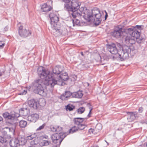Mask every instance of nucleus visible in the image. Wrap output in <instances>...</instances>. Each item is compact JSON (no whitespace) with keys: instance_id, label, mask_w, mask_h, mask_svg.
I'll return each mask as SVG.
<instances>
[{"instance_id":"54","label":"nucleus","mask_w":147,"mask_h":147,"mask_svg":"<svg viewBox=\"0 0 147 147\" xmlns=\"http://www.w3.org/2000/svg\"><path fill=\"white\" fill-rule=\"evenodd\" d=\"M3 121V118L1 117L0 116V121Z\"/></svg>"},{"instance_id":"53","label":"nucleus","mask_w":147,"mask_h":147,"mask_svg":"<svg viewBox=\"0 0 147 147\" xmlns=\"http://www.w3.org/2000/svg\"><path fill=\"white\" fill-rule=\"evenodd\" d=\"M4 74V72H1L0 71V77L2 75Z\"/></svg>"},{"instance_id":"4","label":"nucleus","mask_w":147,"mask_h":147,"mask_svg":"<svg viewBox=\"0 0 147 147\" xmlns=\"http://www.w3.org/2000/svg\"><path fill=\"white\" fill-rule=\"evenodd\" d=\"M37 73L38 76H39L41 79H38L34 81L32 83V87L33 89L34 92L35 93L42 96L40 94L36 92H35V88L34 86V83L35 81L38 80H42L43 83L46 80H51L53 76V74L50 73L49 70H46L44 67H38L37 69Z\"/></svg>"},{"instance_id":"22","label":"nucleus","mask_w":147,"mask_h":147,"mask_svg":"<svg viewBox=\"0 0 147 147\" xmlns=\"http://www.w3.org/2000/svg\"><path fill=\"white\" fill-rule=\"evenodd\" d=\"M17 138L11 139L9 141V144L11 147H17L19 146Z\"/></svg>"},{"instance_id":"5","label":"nucleus","mask_w":147,"mask_h":147,"mask_svg":"<svg viewBox=\"0 0 147 147\" xmlns=\"http://www.w3.org/2000/svg\"><path fill=\"white\" fill-rule=\"evenodd\" d=\"M122 51H120L118 53V57L120 61H123L129 58V55L134 56L135 53V49L133 47L125 45L122 47Z\"/></svg>"},{"instance_id":"47","label":"nucleus","mask_w":147,"mask_h":147,"mask_svg":"<svg viewBox=\"0 0 147 147\" xmlns=\"http://www.w3.org/2000/svg\"><path fill=\"white\" fill-rule=\"evenodd\" d=\"M143 110V108L142 107H140L139 108L138 111L140 113H142Z\"/></svg>"},{"instance_id":"57","label":"nucleus","mask_w":147,"mask_h":147,"mask_svg":"<svg viewBox=\"0 0 147 147\" xmlns=\"http://www.w3.org/2000/svg\"><path fill=\"white\" fill-rule=\"evenodd\" d=\"M26 0H23V1H25Z\"/></svg>"},{"instance_id":"9","label":"nucleus","mask_w":147,"mask_h":147,"mask_svg":"<svg viewBox=\"0 0 147 147\" xmlns=\"http://www.w3.org/2000/svg\"><path fill=\"white\" fill-rule=\"evenodd\" d=\"M65 136V134L61 132L59 134L56 133L52 135L51 139L53 142L56 144L54 146L55 147H59L61 142Z\"/></svg>"},{"instance_id":"39","label":"nucleus","mask_w":147,"mask_h":147,"mask_svg":"<svg viewBox=\"0 0 147 147\" xmlns=\"http://www.w3.org/2000/svg\"><path fill=\"white\" fill-rule=\"evenodd\" d=\"M56 126H51L50 129L51 131L53 132H56L57 131Z\"/></svg>"},{"instance_id":"29","label":"nucleus","mask_w":147,"mask_h":147,"mask_svg":"<svg viewBox=\"0 0 147 147\" xmlns=\"http://www.w3.org/2000/svg\"><path fill=\"white\" fill-rule=\"evenodd\" d=\"M3 134L5 138V140H7V143H8L9 140L11 138V136L10 135H8L7 134V132L5 131L3 132Z\"/></svg>"},{"instance_id":"44","label":"nucleus","mask_w":147,"mask_h":147,"mask_svg":"<svg viewBox=\"0 0 147 147\" xmlns=\"http://www.w3.org/2000/svg\"><path fill=\"white\" fill-rule=\"evenodd\" d=\"M43 145L45 146L48 145L49 144V142L48 140H44L43 141Z\"/></svg>"},{"instance_id":"60","label":"nucleus","mask_w":147,"mask_h":147,"mask_svg":"<svg viewBox=\"0 0 147 147\" xmlns=\"http://www.w3.org/2000/svg\"><path fill=\"white\" fill-rule=\"evenodd\" d=\"M101 128H102V126L101 127Z\"/></svg>"},{"instance_id":"8","label":"nucleus","mask_w":147,"mask_h":147,"mask_svg":"<svg viewBox=\"0 0 147 147\" xmlns=\"http://www.w3.org/2000/svg\"><path fill=\"white\" fill-rule=\"evenodd\" d=\"M51 27L52 28L53 32L55 33L54 35H56V36L65 34L67 32V29L59 23L53 25Z\"/></svg>"},{"instance_id":"59","label":"nucleus","mask_w":147,"mask_h":147,"mask_svg":"<svg viewBox=\"0 0 147 147\" xmlns=\"http://www.w3.org/2000/svg\"><path fill=\"white\" fill-rule=\"evenodd\" d=\"M51 3H52V1H51Z\"/></svg>"},{"instance_id":"7","label":"nucleus","mask_w":147,"mask_h":147,"mask_svg":"<svg viewBox=\"0 0 147 147\" xmlns=\"http://www.w3.org/2000/svg\"><path fill=\"white\" fill-rule=\"evenodd\" d=\"M92 18L94 20V23L96 26H98L100 23L102 19V14L99 9L97 7L93 8L91 11Z\"/></svg>"},{"instance_id":"46","label":"nucleus","mask_w":147,"mask_h":147,"mask_svg":"<svg viewBox=\"0 0 147 147\" xmlns=\"http://www.w3.org/2000/svg\"><path fill=\"white\" fill-rule=\"evenodd\" d=\"M83 67L85 69H86L89 67L88 64H84L82 65Z\"/></svg>"},{"instance_id":"31","label":"nucleus","mask_w":147,"mask_h":147,"mask_svg":"<svg viewBox=\"0 0 147 147\" xmlns=\"http://www.w3.org/2000/svg\"><path fill=\"white\" fill-rule=\"evenodd\" d=\"M78 130L77 127L74 126L70 129L69 133H73Z\"/></svg>"},{"instance_id":"55","label":"nucleus","mask_w":147,"mask_h":147,"mask_svg":"<svg viewBox=\"0 0 147 147\" xmlns=\"http://www.w3.org/2000/svg\"><path fill=\"white\" fill-rule=\"evenodd\" d=\"M80 53L82 56H84V55L83 53L82 52H80Z\"/></svg>"},{"instance_id":"32","label":"nucleus","mask_w":147,"mask_h":147,"mask_svg":"<svg viewBox=\"0 0 147 147\" xmlns=\"http://www.w3.org/2000/svg\"><path fill=\"white\" fill-rule=\"evenodd\" d=\"M85 110V108L83 107H80L77 110V113L79 114L82 113Z\"/></svg>"},{"instance_id":"11","label":"nucleus","mask_w":147,"mask_h":147,"mask_svg":"<svg viewBox=\"0 0 147 147\" xmlns=\"http://www.w3.org/2000/svg\"><path fill=\"white\" fill-rule=\"evenodd\" d=\"M18 31L20 36L21 37L24 38L30 36L32 33L30 30L28 29H26L22 26H21L19 27Z\"/></svg>"},{"instance_id":"37","label":"nucleus","mask_w":147,"mask_h":147,"mask_svg":"<svg viewBox=\"0 0 147 147\" xmlns=\"http://www.w3.org/2000/svg\"><path fill=\"white\" fill-rule=\"evenodd\" d=\"M55 16H57L53 12L49 14V17L50 19L53 18Z\"/></svg>"},{"instance_id":"3","label":"nucleus","mask_w":147,"mask_h":147,"mask_svg":"<svg viewBox=\"0 0 147 147\" xmlns=\"http://www.w3.org/2000/svg\"><path fill=\"white\" fill-rule=\"evenodd\" d=\"M80 2L72 0L69 4H66L65 5V9L71 14L73 18L77 17V15L80 16V11L83 10L84 7L80 8L81 5Z\"/></svg>"},{"instance_id":"16","label":"nucleus","mask_w":147,"mask_h":147,"mask_svg":"<svg viewBox=\"0 0 147 147\" xmlns=\"http://www.w3.org/2000/svg\"><path fill=\"white\" fill-rule=\"evenodd\" d=\"M64 70V68L63 67L57 65L53 68V72L54 74L58 75L61 74Z\"/></svg>"},{"instance_id":"18","label":"nucleus","mask_w":147,"mask_h":147,"mask_svg":"<svg viewBox=\"0 0 147 147\" xmlns=\"http://www.w3.org/2000/svg\"><path fill=\"white\" fill-rule=\"evenodd\" d=\"M39 118V115L36 113H34L29 115L27 117V119L29 121L35 123Z\"/></svg>"},{"instance_id":"10","label":"nucleus","mask_w":147,"mask_h":147,"mask_svg":"<svg viewBox=\"0 0 147 147\" xmlns=\"http://www.w3.org/2000/svg\"><path fill=\"white\" fill-rule=\"evenodd\" d=\"M85 8L86 9H84V8L83 10L80 11V12H79L80 14V16L77 15V17H79L82 16L88 22H90L91 21H92V20H93V19L92 18L91 11L87 9L86 8Z\"/></svg>"},{"instance_id":"12","label":"nucleus","mask_w":147,"mask_h":147,"mask_svg":"<svg viewBox=\"0 0 147 147\" xmlns=\"http://www.w3.org/2000/svg\"><path fill=\"white\" fill-rule=\"evenodd\" d=\"M123 33V27L121 26H118L111 34L112 36L118 38L121 37Z\"/></svg>"},{"instance_id":"58","label":"nucleus","mask_w":147,"mask_h":147,"mask_svg":"<svg viewBox=\"0 0 147 147\" xmlns=\"http://www.w3.org/2000/svg\"><path fill=\"white\" fill-rule=\"evenodd\" d=\"M119 45V46H120V47H121V45Z\"/></svg>"},{"instance_id":"43","label":"nucleus","mask_w":147,"mask_h":147,"mask_svg":"<svg viewBox=\"0 0 147 147\" xmlns=\"http://www.w3.org/2000/svg\"><path fill=\"white\" fill-rule=\"evenodd\" d=\"M62 1L65 3L64 4V8L65 9V5L66 4H69L71 2V0H61Z\"/></svg>"},{"instance_id":"13","label":"nucleus","mask_w":147,"mask_h":147,"mask_svg":"<svg viewBox=\"0 0 147 147\" xmlns=\"http://www.w3.org/2000/svg\"><path fill=\"white\" fill-rule=\"evenodd\" d=\"M107 47L108 50L113 54L115 55L118 53V55L119 52H120V51H118L116 44L114 43L107 45Z\"/></svg>"},{"instance_id":"45","label":"nucleus","mask_w":147,"mask_h":147,"mask_svg":"<svg viewBox=\"0 0 147 147\" xmlns=\"http://www.w3.org/2000/svg\"><path fill=\"white\" fill-rule=\"evenodd\" d=\"M36 144L34 142V141H32L31 142V146H29L28 147H37L35 144Z\"/></svg>"},{"instance_id":"38","label":"nucleus","mask_w":147,"mask_h":147,"mask_svg":"<svg viewBox=\"0 0 147 147\" xmlns=\"http://www.w3.org/2000/svg\"><path fill=\"white\" fill-rule=\"evenodd\" d=\"M36 136V135L35 134L33 135H31L30 136H28V140H31L33 139L34 138H35Z\"/></svg>"},{"instance_id":"14","label":"nucleus","mask_w":147,"mask_h":147,"mask_svg":"<svg viewBox=\"0 0 147 147\" xmlns=\"http://www.w3.org/2000/svg\"><path fill=\"white\" fill-rule=\"evenodd\" d=\"M127 118L129 122L132 121L135 119L136 117H138V115L137 112H127Z\"/></svg>"},{"instance_id":"52","label":"nucleus","mask_w":147,"mask_h":147,"mask_svg":"<svg viewBox=\"0 0 147 147\" xmlns=\"http://www.w3.org/2000/svg\"><path fill=\"white\" fill-rule=\"evenodd\" d=\"M26 92H27L26 91L24 90V92H23V93L22 94H25L26 93ZM20 94V95L21 94Z\"/></svg>"},{"instance_id":"27","label":"nucleus","mask_w":147,"mask_h":147,"mask_svg":"<svg viewBox=\"0 0 147 147\" xmlns=\"http://www.w3.org/2000/svg\"><path fill=\"white\" fill-rule=\"evenodd\" d=\"M74 18L72 20V22L73 26H80V21L75 18Z\"/></svg>"},{"instance_id":"26","label":"nucleus","mask_w":147,"mask_h":147,"mask_svg":"<svg viewBox=\"0 0 147 147\" xmlns=\"http://www.w3.org/2000/svg\"><path fill=\"white\" fill-rule=\"evenodd\" d=\"M46 102V100L44 98H40L39 99L38 105H39L40 106L43 107L45 105Z\"/></svg>"},{"instance_id":"23","label":"nucleus","mask_w":147,"mask_h":147,"mask_svg":"<svg viewBox=\"0 0 147 147\" xmlns=\"http://www.w3.org/2000/svg\"><path fill=\"white\" fill-rule=\"evenodd\" d=\"M83 95L82 91H79L72 93V97L73 98H82Z\"/></svg>"},{"instance_id":"42","label":"nucleus","mask_w":147,"mask_h":147,"mask_svg":"<svg viewBox=\"0 0 147 147\" xmlns=\"http://www.w3.org/2000/svg\"><path fill=\"white\" fill-rule=\"evenodd\" d=\"M45 125V123L43 124L42 125L40 126L38 128L36 129V131L40 130L41 129H43Z\"/></svg>"},{"instance_id":"49","label":"nucleus","mask_w":147,"mask_h":147,"mask_svg":"<svg viewBox=\"0 0 147 147\" xmlns=\"http://www.w3.org/2000/svg\"><path fill=\"white\" fill-rule=\"evenodd\" d=\"M104 12L105 13V20H106L107 18V17H108V14H107V11L105 10L104 11Z\"/></svg>"},{"instance_id":"19","label":"nucleus","mask_w":147,"mask_h":147,"mask_svg":"<svg viewBox=\"0 0 147 147\" xmlns=\"http://www.w3.org/2000/svg\"><path fill=\"white\" fill-rule=\"evenodd\" d=\"M125 42L126 44H132L134 43L136 39L134 37H132L131 35H127L125 36Z\"/></svg>"},{"instance_id":"21","label":"nucleus","mask_w":147,"mask_h":147,"mask_svg":"<svg viewBox=\"0 0 147 147\" xmlns=\"http://www.w3.org/2000/svg\"><path fill=\"white\" fill-rule=\"evenodd\" d=\"M87 118L77 117L75 118L74 119V124L78 126L81 124L85 119H87Z\"/></svg>"},{"instance_id":"33","label":"nucleus","mask_w":147,"mask_h":147,"mask_svg":"<svg viewBox=\"0 0 147 147\" xmlns=\"http://www.w3.org/2000/svg\"><path fill=\"white\" fill-rule=\"evenodd\" d=\"M87 106L89 107V109H90V110L89 113L87 116V117H88L87 118V119L88 118H89L91 117V111L92 109V108L91 107V105L90 103H88L87 104Z\"/></svg>"},{"instance_id":"41","label":"nucleus","mask_w":147,"mask_h":147,"mask_svg":"<svg viewBox=\"0 0 147 147\" xmlns=\"http://www.w3.org/2000/svg\"><path fill=\"white\" fill-rule=\"evenodd\" d=\"M63 128L59 126H56V132H59L60 131H61L62 130Z\"/></svg>"},{"instance_id":"34","label":"nucleus","mask_w":147,"mask_h":147,"mask_svg":"<svg viewBox=\"0 0 147 147\" xmlns=\"http://www.w3.org/2000/svg\"><path fill=\"white\" fill-rule=\"evenodd\" d=\"M78 129H79L80 130H82L85 129L86 127H87L85 125L82 124L81 123L78 126Z\"/></svg>"},{"instance_id":"6","label":"nucleus","mask_w":147,"mask_h":147,"mask_svg":"<svg viewBox=\"0 0 147 147\" xmlns=\"http://www.w3.org/2000/svg\"><path fill=\"white\" fill-rule=\"evenodd\" d=\"M123 33L127 35H131L132 37L136 38V42L139 43H141L145 40L144 38L140 36V32L138 30H134V28H129L125 29L123 28Z\"/></svg>"},{"instance_id":"25","label":"nucleus","mask_w":147,"mask_h":147,"mask_svg":"<svg viewBox=\"0 0 147 147\" xmlns=\"http://www.w3.org/2000/svg\"><path fill=\"white\" fill-rule=\"evenodd\" d=\"M50 23L51 24V27L53 26V25H55L59 23L58 22L59 20V18L57 16H55L53 18L50 19Z\"/></svg>"},{"instance_id":"2","label":"nucleus","mask_w":147,"mask_h":147,"mask_svg":"<svg viewBox=\"0 0 147 147\" xmlns=\"http://www.w3.org/2000/svg\"><path fill=\"white\" fill-rule=\"evenodd\" d=\"M28 110L26 108H21L19 111V113L11 111L9 113L5 112L3 114V117L7 120V122L12 126V127L15 128L18 123V117L20 115L26 116L27 114Z\"/></svg>"},{"instance_id":"24","label":"nucleus","mask_w":147,"mask_h":147,"mask_svg":"<svg viewBox=\"0 0 147 147\" xmlns=\"http://www.w3.org/2000/svg\"><path fill=\"white\" fill-rule=\"evenodd\" d=\"M17 138L18 140L19 146L24 145L26 142V140L24 137L19 136Z\"/></svg>"},{"instance_id":"51","label":"nucleus","mask_w":147,"mask_h":147,"mask_svg":"<svg viewBox=\"0 0 147 147\" xmlns=\"http://www.w3.org/2000/svg\"><path fill=\"white\" fill-rule=\"evenodd\" d=\"M8 28L7 26H6L4 28V30L5 31H8Z\"/></svg>"},{"instance_id":"36","label":"nucleus","mask_w":147,"mask_h":147,"mask_svg":"<svg viewBox=\"0 0 147 147\" xmlns=\"http://www.w3.org/2000/svg\"><path fill=\"white\" fill-rule=\"evenodd\" d=\"M142 26H143L142 25H136V26L134 28V29H135V30H136V28L138 29V31L140 32V30L142 29Z\"/></svg>"},{"instance_id":"30","label":"nucleus","mask_w":147,"mask_h":147,"mask_svg":"<svg viewBox=\"0 0 147 147\" xmlns=\"http://www.w3.org/2000/svg\"><path fill=\"white\" fill-rule=\"evenodd\" d=\"M66 109L67 111H72L75 108V106L73 105L69 104L66 106Z\"/></svg>"},{"instance_id":"50","label":"nucleus","mask_w":147,"mask_h":147,"mask_svg":"<svg viewBox=\"0 0 147 147\" xmlns=\"http://www.w3.org/2000/svg\"><path fill=\"white\" fill-rule=\"evenodd\" d=\"M4 45V44L2 43V42L0 41V47H3Z\"/></svg>"},{"instance_id":"17","label":"nucleus","mask_w":147,"mask_h":147,"mask_svg":"<svg viewBox=\"0 0 147 147\" xmlns=\"http://www.w3.org/2000/svg\"><path fill=\"white\" fill-rule=\"evenodd\" d=\"M28 104L31 108L34 109H36L38 107V102L37 100L32 99L28 101Z\"/></svg>"},{"instance_id":"35","label":"nucleus","mask_w":147,"mask_h":147,"mask_svg":"<svg viewBox=\"0 0 147 147\" xmlns=\"http://www.w3.org/2000/svg\"><path fill=\"white\" fill-rule=\"evenodd\" d=\"M0 142L2 143H7V140H5L3 136H0Z\"/></svg>"},{"instance_id":"15","label":"nucleus","mask_w":147,"mask_h":147,"mask_svg":"<svg viewBox=\"0 0 147 147\" xmlns=\"http://www.w3.org/2000/svg\"><path fill=\"white\" fill-rule=\"evenodd\" d=\"M72 98H73L72 93L68 91H65L64 94L60 96V98L63 100H67Z\"/></svg>"},{"instance_id":"40","label":"nucleus","mask_w":147,"mask_h":147,"mask_svg":"<svg viewBox=\"0 0 147 147\" xmlns=\"http://www.w3.org/2000/svg\"><path fill=\"white\" fill-rule=\"evenodd\" d=\"M88 132L90 134H94L95 133L94 129L92 128H90L89 129Z\"/></svg>"},{"instance_id":"1","label":"nucleus","mask_w":147,"mask_h":147,"mask_svg":"<svg viewBox=\"0 0 147 147\" xmlns=\"http://www.w3.org/2000/svg\"><path fill=\"white\" fill-rule=\"evenodd\" d=\"M69 77L67 75V73L61 74L59 76L58 80L52 78L51 80H46L43 83L41 80H38L35 81L34 83V86L35 88V91L36 92L44 96L46 95V92L45 88L46 86H50L51 87H53L55 85H58L60 86L64 85L65 83L64 81L67 80Z\"/></svg>"},{"instance_id":"56","label":"nucleus","mask_w":147,"mask_h":147,"mask_svg":"<svg viewBox=\"0 0 147 147\" xmlns=\"http://www.w3.org/2000/svg\"><path fill=\"white\" fill-rule=\"evenodd\" d=\"M98 125H100L101 126V125L100 124H98L97 125L96 127H97Z\"/></svg>"},{"instance_id":"48","label":"nucleus","mask_w":147,"mask_h":147,"mask_svg":"<svg viewBox=\"0 0 147 147\" xmlns=\"http://www.w3.org/2000/svg\"><path fill=\"white\" fill-rule=\"evenodd\" d=\"M98 56L99 57L100 59V61L101 62L105 60V58L104 57H103L102 58V57L100 56L99 55H98Z\"/></svg>"},{"instance_id":"20","label":"nucleus","mask_w":147,"mask_h":147,"mask_svg":"<svg viewBox=\"0 0 147 147\" xmlns=\"http://www.w3.org/2000/svg\"><path fill=\"white\" fill-rule=\"evenodd\" d=\"M50 2L49 1L46 3H44L42 5L41 8V10L42 11L47 12L52 9V7L51 6L47 5V4Z\"/></svg>"},{"instance_id":"28","label":"nucleus","mask_w":147,"mask_h":147,"mask_svg":"<svg viewBox=\"0 0 147 147\" xmlns=\"http://www.w3.org/2000/svg\"><path fill=\"white\" fill-rule=\"evenodd\" d=\"M19 126L21 128H25L27 125L26 121L22 120L19 122Z\"/></svg>"}]
</instances>
